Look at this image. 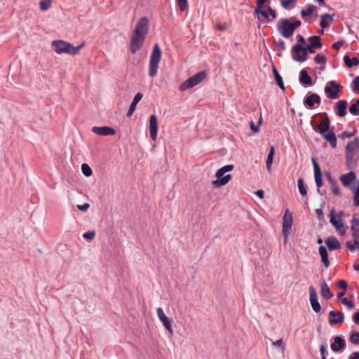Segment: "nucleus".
Returning <instances> with one entry per match:
<instances>
[{
  "instance_id": "nucleus-43",
  "label": "nucleus",
  "mask_w": 359,
  "mask_h": 359,
  "mask_svg": "<svg viewBox=\"0 0 359 359\" xmlns=\"http://www.w3.org/2000/svg\"><path fill=\"white\" fill-rule=\"evenodd\" d=\"M255 12L256 14L259 15H262L266 20L269 21L271 20V19L269 18V11H266L265 10H262V8H260L259 11H257V10H255Z\"/></svg>"
},
{
  "instance_id": "nucleus-60",
  "label": "nucleus",
  "mask_w": 359,
  "mask_h": 359,
  "mask_svg": "<svg viewBox=\"0 0 359 359\" xmlns=\"http://www.w3.org/2000/svg\"><path fill=\"white\" fill-rule=\"evenodd\" d=\"M268 11H269V16L271 17V20H274L276 18V11L274 9L271 8V7H269Z\"/></svg>"
},
{
  "instance_id": "nucleus-26",
  "label": "nucleus",
  "mask_w": 359,
  "mask_h": 359,
  "mask_svg": "<svg viewBox=\"0 0 359 359\" xmlns=\"http://www.w3.org/2000/svg\"><path fill=\"white\" fill-rule=\"evenodd\" d=\"M334 21L333 18L328 13H325L320 16V25L323 29L329 26Z\"/></svg>"
},
{
  "instance_id": "nucleus-3",
  "label": "nucleus",
  "mask_w": 359,
  "mask_h": 359,
  "mask_svg": "<svg viewBox=\"0 0 359 359\" xmlns=\"http://www.w3.org/2000/svg\"><path fill=\"white\" fill-rule=\"evenodd\" d=\"M359 151V140L354 138L353 141L349 142L346 147V160L348 168L353 167L358 160V153Z\"/></svg>"
},
{
  "instance_id": "nucleus-41",
  "label": "nucleus",
  "mask_w": 359,
  "mask_h": 359,
  "mask_svg": "<svg viewBox=\"0 0 359 359\" xmlns=\"http://www.w3.org/2000/svg\"><path fill=\"white\" fill-rule=\"evenodd\" d=\"M350 341L354 344H359V332L353 331L351 333Z\"/></svg>"
},
{
  "instance_id": "nucleus-13",
  "label": "nucleus",
  "mask_w": 359,
  "mask_h": 359,
  "mask_svg": "<svg viewBox=\"0 0 359 359\" xmlns=\"http://www.w3.org/2000/svg\"><path fill=\"white\" fill-rule=\"evenodd\" d=\"M292 225V215L288 209H287L285 212L283 219V227L282 231L285 237L289 233Z\"/></svg>"
},
{
  "instance_id": "nucleus-62",
  "label": "nucleus",
  "mask_w": 359,
  "mask_h": 359,
  "mask_svg": "<svg viewBox=\"0 0 359 359\" xmlns=\"http://www.w3.org/2000/svg\"><path fill=\"white\" fill-rule=\"evenodd\" d=\"M353 83L354 84L355 87L358 89L359 93V76H356L353 81Z\"/></svg>"
},
{
  "instance_id": "nucleus-14",
  "label": "nucleus",
  "mask_w": 359,
  "mask_h": 359,
  "mask_svg": "<svg viewBox=\"0 0 359 359\" xmlns=\"http://www.w3.org/2000/svg\"><path fill=\"white\" fill-rule=\"evenodd\" d=\"M157 316L163 323L165 328L170 334H173V330L170 319L166 316L162 308L159 307L156 309Z\"/></svg>"
},
{
  "instance_id": "nucleus-53",
  "label": "nucleus",
  "mask_w": 359,
  "mask_h": 359,
  "mask_svg": "<svg viewBox=\"0 0 359 359\" xmlns=\"http://www.w3.org/2000/svg\"><path fill=\"white\" fill-rule=\"evenodd\" d=\"M332 187V192L334 195L338 196L340 194L339 189L334 185L336 181H329Z\"/></svg>"
},
{
  "instance_id": "nucleus-1",
  "label": "nucleus",
  "mask_w": 359,
  "mask_h": 359,
  "mask_svg": "<svg viewBox=\"0 0 359 359\" xmlns=\"http://www.w3.org/2000/svg\"><path fill=\"white\" fill-rule=\"evenodd\" d=\"M301 25V21L294 17L280 19L277 22V30L284 38L291 37L294 30Z\"/></svg>"
},
{
  "instance_id": "nucleus-5",
  "label": "nucleus",
  "mask_w": 359,
  "mask_h": 359,
  "mask_svg": "<svg viewBox=\"0 0 359 359\" xmlns=\"http://www.w3.org/2000/svg\"><path fill=\"white\" fill-rule=\"evenodd\" d=\"M206 72L205 71H201L194 76L189 77L187 80L182 83L180 88L182 91L191 88L203 81L206 78Z\"/></svg>"
},
{
  "instance_id": "nucleus-23",
  "label": "nucleus",
  "mask_w": 359,
  "mask_h": 359,
  "mask_svg": "<svg viewBox=\"0 0 359 359\" xmlns=\"http://www.w3.org/2000/svg\"><path fill=\"white\" fill-rule=\"evenodd\" d=\"M322 137L330 143L332 148H336L337 140L333 130L325 133Z\"/></svg>"
},
{
  "instance_id": "nucleus-38",
  "label": "nucleus",
  "mask_w": 359,
  "mask_h": 359,
  "mask_svg": "<svg viewBox=\"0 0 359 359\" xmlns=\"http://www.w3.org/2000/svg\"><path fill=\"white\" fill-rule=\"evenodd\" d=\"M314 8H316V7L313 6V5H309L308 7L306 8V9H303L301 11V16L302 18H304V17H306V16H309L312 14Z\"/></svg>"
},
{
  "instance_id": "nucleus-32",
  "label": "nucleus",
  "mask_w": 359,
  "mask_h": 359,
  "mask_svg": "<svg viewBox=\"0 0 359 359\" xmlns=\"http://www.w3.org/2000/svg\"><path fill=\"white\" fill-rule=\"evenodd\" d=\"M351 230L352 233H355L357 236H359V219L356 218L355 216H353L351 220Z\"/></svg>"
},
{
  "instance_id": "nucleus-63",
  "label": "nucleus",
  "mask_w": 359,
  "mask_h": 359,
  "mask_svg": "<svg viewBox=\"0 0 359 359\" xmlns=\"http://www.w3.org/2000/svg\"><path fill=\"white\" fill-rule=\"evenodd\" d=\"M353 320L355 324L359 325V312H357L354 314Z\"/></svg>"
},
{
  "instance_id": "nucleus-47",
  "label": "nucleus",
  "mask_w": 359,
  "mask_h": 359,
  "mask_svg": "<svg viewBox=\"0 0 359 359\" xmlns=\"http://www.w3.org/2000/svg\"><path fill=\"white\" fill-rule=\"evenodd\" d=\"M304 51H305V56L307 57L308 53L313 54L315 53L316 49L313 48L309 44H306L305 46H304Z\"/></svg>"
},
{
  "instance_id": "nucleus-31",
  "label": "nucleus",
  "mask_w": 359,
  "mask_h": 359,
  "mask_svg": "<svg viewBox=\"0 0 359 359\" xmlns=\"http://www.w3.org/2000/svg\"><path fill=\"white\" fill-rule=\"evenodd\" d=\"M312 163L314 170V180H322L320 167L313 157L312 158Z\"/></svg>"
},
{
  "instance_id": "nucleus-48",
  "label": "nucleus",
  "mask_w": 359,
  "mask_h": 359,
  "mask_svg": "<svg viewBox=\"0 0 359 359\" xmlns=\"http://www.w3.org/2000/svg\"><path fill=\"white\" fill-rule=\"evenodd\" d=\"M277 49L279 51H283L285 50V44L283 40L280 39L278 42H276Z\"/></svg>"
},
{
  "instance_id": "nucleus-19",
  "label": "nucleus",
  "mask_w": 359,
  "mask_h": 359,
  "mask_svg": "<svg viewBox=\"0 0 359 359\" xmlns=\"http://www.w3.org/2000/svg\"><path fill=\"white\" fill-rule=\"evenodd\" d=\"M320 97L318 94L312 93L304 98V104L309 108H313L315 104L320 103Z\"/></svg>"
},
{
  "instance_id": "nucleus-8",
  "label": "nucleus",
  "mask_w": 359,
  "mask_h": 359,
  "mask_svg": "<svg viewBox=\"0 0 359 359\" xmlns=\"http://www.w3.org/2000/svg\"><path fill=\"white\" fill-rule=\"evenodd\" d=\"M323 121L318 125V126H316L313 125V122L311 123L313 130L316 131V133H319L321 135H324L325 133H327L328 131H330V121L329 119V117L326 113H324L323 114Z\"/></svg>"
},
{
  "instance_id": "nucleus-18",
  "label": "nucleus",
  "mask_w": 359,
  "mask_h": 359,
  "mask_svg": "<svg viewBox=\"0 0 359 359\" xmlns=\"http://www.w3.org/2000/svg\"><path fill=\"white\" fill-rule=\"evenodd\" d=\"M158 132L157 118L155 115H151L149 118V133L152 140H156Z\"/></svg>"
},
{
  "instance_id": "nucleus-37",
  "label": "nucleus",
  "mask_w": 359,
  "mask_h": 359,
  "mask_svg": "<svg viewBox=\"0 0 359 359\" xmlns=\"http://www.w3.org/2000/svg\"><path fill=\"white\" fill-rule=\"evenodd\" d=\"M53 0H41L39 2L40 9L42 11H48L52 4Z\"/></svg>"
},
{
  "instance_id": "nucleus-2",
  "label": "nucleus",
  "mask_w": 359,
  "mask_h": 359,
  "mask_svg": "<svg viewBox=\"0 0 359 359\" xmlns=\"http://www.w3.org/2000/svg\"><path fill=\"white\" fill-rule=\"evenodd\" d=\"M83 45L84 43H82L75 47L70 43L62 40H55L52 42V46L57 54L67 53L72 55H77Z\"/></svg>"
},
{
  "instance_id": "nucleus-54",
  "label": "nucleus",
  "mask_w": 359,
  "mask_h": 359,
  "mask_svg": "<svg viewBox=\"0 0 359 359\" xmlns=\"http://www.w3.org/2000/svg\"><path fill=\"white\" fill-rule=\"evenodd\" d=\"M338 287L344 290H346L347 289L348 285L344 280H340L338 282Z\"/></svg>"
},
{
  "instance_id": "nucleus-50",
  "label": "nucleus",
  "mask_w": 359,
  "mask_h": 359,
  "mask_svg": "<svg viewBox=\"0 0 359 359\" xmlns=\"http://www.w3.org/2000/svg\"><path fill=\"white\" fill-rule=\"evenodd\" d=\"M229 181H212V184L215 188H218L224 186Z\"/></svg>"
},
{
  "instance_id": "nucleus-45",
  "label": "nucleus",
  "mask_w": 359,
  "mask_h": 359,
  "mask_svg": "<svg viewBox=\"0 0 359 359\" xmlns=\"http://www.w3.org/2000/svg\"><path fill=\"white\" fill-rule=\"evenodd\" d=\"M95 232L94 231H88L86 232L83 237L87 240H93L95 238Z\"/></svg>"
},
{
  "instance_id": "nucleus-15",
  "label": "nucleus",
  "mask_w": 359,
  "mask_h": 359,
  "mask_svg": "<svg viewBox=\"0 0 359 359\" xmlns=\"http://www.w3.org/2000/svg\"><path fill=\"white\" fill-rule=\"evenodd\" d=\"M343 215L342 212H340L337 217L334 215V210L331 211L330 214V222L331 224L337 229L339 233L343 234L345 233V227L344 224L340 222L339 220L341 219V217Z\"/></svg>"
},
{
  "instance_id": "nucleus-59",
  "label": "nucleus",
  "mask_w": 359,
  "mask_h": 359,
  "mask_svg": "<svg viewBox=\"0 0 359 359\" xmlns=\"http://www.w3.org/2000/svg\"><path fill=\"white\" fill-rule=\"evenodd\" d=\"M352 238L353 242L356 244V248L359 250V236H357L355 233H352Z\"/></svg>"
},
{
  "instance_id": "nucleus-39",
  "label": "nucleus",
  "mask_w": 359,
  "mask_h": 359,
  "mask_svg": "<svg viewBox=\"0 0 359 359\" xmlns=\"http://www.w3.org/2000/svg\"><path fill=\"white\" fill-rule=\"evenodd\" d=\"M314 61L317 64H325L327 62V57L323 53L317 54L314 57Z\"/></svg>"
},
{
  "instance_id": "nucleus-46",
  "label": "nucleus",
  "mask_w": 359,
  "mask_h": 359,
  "mask_svg": "<svg viewBox=\"0 0 359 359\" xmlns=\"http://www.w3.org/2000/svg\"><path fill=\"white\" fill-rule=\"evenodd\" d=\"M341 303L344 305H346L347 307L350 309L355 308V304L352 302L348 300L346 298L341 299Z\"/></svg>"
},
{
  "instance_id": "nucleus-51",
  "label": "nucleus",
  "mask_w": 359,
  "mask_h": 359,
  "mask_svg": "<svg viewBox=\"0 0 359 359\" xmlns=\"http://www.w3.org/2000/svg\"><path fill=\"white\" fill-rule=\"evenodd\" d=\"M346 246L351 252H353V251H355L357 249L356 248V244L354 242H353V243H351V241H346Z\"/></svg>"
},
{
  "instance_id": "nucleus-12",
  "label": "nucleus",
  "mask_w": 359,
  "mask_h": 359,
  "mask_svg": "<svg viewBox=\"0 0 359 359\" xmlns=\"http://www.w3.org/2000/svg\"><path fill=\"white\" fill-rule=\"evenodd\" d=\"M309 290V300L311 307L316 313H319L321 309L320 304L318 301V294L316 288L313 286H310Z\"/></svg>"
},
{
  "instance_id": "nucleus-27",
  "label": "nucleus",
  "mask_w": 359,
  "mask_h": 359,
  "mask_svg": "<svg viewBox=\"0 0 359 359\" xmlns=\"http://www.w3.org/2000/svg\"><path fill=\"white\" fill-rule=\"evenodd\" d=\"M319 254L321 257V261L323 263L324 266L327 268L330 266V261L328 259V254L327 249L325 246L320 245L319 247Z\"/></svg>"
},
{
  "instance_id": "nucleus-6",
  "label": "nucleus",
  "mask_w": 359,
  "mask_h": 359,
  "mask_svg": "<svg viewBox=\"0 0 359 359\" xmlns=\"http://www.w3.org/2000/svg\"><path fill=\"white\" fill-rule=\"evenodd\" d=\"M342 88L343 86L340 83L335 81H330L325 86V92L327 94L329 98L337 99L339 97V93Z\"/></svg>"
},
{
  "instance_id": "nucleus-33",
  "label": "nucleus",
  "mask_w": 359,
  "mask_h": 359,
  "mask_svg": "<svg viewBox=\"0 0 359 359\" xmlns=\"http://www.w3.org/2000/svg\"><path fill=\"white\" fill-rule=\"evenodd\" d=\"M273 74L274 76V79L276 81V83L280 87V88H281L283 90L285 89L283 79H282L281 76L280 75V74L278 73V70L274 67H273Z\"/></svg>"
},
{
  "instance_id": "nucleus-21",
  "label": "nucleus",
  "mask_w": 359,
  "mask_h": 359,
  "mask_svg": "<svg viewBox=\"0 0 359 359\" xmlns=\"http://www.w3.org/2000/svg\"><path fill=\"white\" fill-rule=\"evenodd\" d=\"M334 341L331 344V348L334 352H338L344 348L346 344L344 339L341 337L337 336L333 339Z\"/></svg>"
},
{
  "instance_id": "nucleus-4",
  "label": "nucleus",
  "mask_w": 359,
  "mask_h": 359,
  "mask_svg": "<svg viewBox=\"0 0 359 359\" xmlns=\"http://www.w3.org/2000/svg\"><path fill=\"white\" fill-rule=\"evenodd\" d=\"M161 55L162 53L160 47L157 43H156L153 47V50L149 58V74L151 77H154L157 74L158 64L161 58Z\"/></svg>"
},
{
  "instance_id": "nucleus-58",
  "label": "nucleus",
  "mask_w": 359,
  "mask_h": 359,
  "mask_svg": "<svg viewBox=\"0 0 359 359\" xmlns=\"http://www.w3.org/2000/svg\"><path fill=\"white\" fill-rule=\"evenodd\" d=\"M353 136V133H349V132H347V131H345V132H343L341 135H340V137L343 140H345L346 138H350Z\"/></svg>"
},
{
  "instance_id": "nucleus-11",
  "label": "nucleus",
  "mask_w": 359,
  "mask_h": 359,
  "mask_svg": "<svg viewBox=\"0 0 359 359\" xmlns=\"http://www.w3.org/2000/svg\"><path fill=\"white\" fill-rule=\"evenodd\" d=\"M145 36L142 35H136L133 33L130 39V52L135 53L139 50L143 45Z\"/></svg>"
},
{
  "instance_id": "nucleus-44",
  "label": "nucleus",
  "mask_w": 359,
  "mask_h": 359,
  "mask_svg": "<svg viewBox=\"0 0 359 359\" xmlns=\"http://www.w3.org/2000/svg\"><path fill=\"white\" fill-rule=\"evenodd\" d=\"M177 4L181 11H184L188 6L187 0H177Z\"/></svg>"
},
{
  "instance_id": "nucleus-25",
  "label": "nucleus",
  "mask_w": 359,
  "mask_h": 359,
  "mask_svg": "<svg viewBox=\"0 0 359 359\" xmlns=\"http://www.w3.org/2000/svg\"><path fill=\"white\" fill-rule=\"evenodd\" d=\"M320 293L322 297L326 300H328L333 297V294L330 292L328 285L325 283V280L321 282Z\"/></svg>"
},
{
  "instance_id": "nucleus-36",
  "label": "nucleus",
  "mask_w": 359,
  "mask_h": 359,
  "mask_svg": "<svg viewBox=\"0 0 359 359\" xmlns=\"http://www.w3.org/2000/svg\"><path fill=\"white\" fill-rule=\"evenodd\" d=\"M349 112L353 116L359 115V98L349 107Z\"/></svg>"
},
{
  "instance_id": "nucleus-35",
  "label": "nucleus",
  "mask_w": 359,
  "mask_h": 359,
  "mask_svg": "<svg viewBox=\"0 0 359 359\" xmlns=\"http://www.w3.org/2000/svg\"><path fill=\"white\" fill-rule=\"evenodd\" d=\"M275 152V148L273 146L270 147V150L267 156L266 165L268 168H269L273 163V156Z\"/></svg>"
},
{
  "instance_id": "nucleus-9",
  "label": "nucleus",
  "mask_w": 359,
  "mask_h": 359,
  "mask_svg": "<svg viewBox=\"0 0 359 359\" xmlns=\"http://www.w3.org/2000/svg\"><path fill=\"white\" fill-rule=\"evenodd\" d=\"M344 186L353 191V203L359 206V181H341Z\"/></svg>"
},
{
  "instance_id": "nucleus-17",
  "label": "nucleus",
  "mask_w": 359,
  "mask_h": 359,
  "mask_svg": "<svg viewBox=\"0 0 359 359\" xmlns=\"http://www.w3.org/2000/svg\"><path fill=\"white\" fill-rule=\"evenodd\" d=\"M329 324L333 326L339 323H342L344 320V315L342 312H336L330 311L329 312Z\"/></svg>"
},
{
  "instance_id": "nucleus-24",
  "label": "nucleus",
  "mask_w": 359,
  "mask_h": 359,
  "mask_svg": "<svg viewBox=\"0 0 359 359\" xmlns=\"http://www.w3.org/2000/svg\"><path fill=\"white\" fill-rule=\"evenodd\" d=\"M142 97H143V95L141 93H137L135 95V97L133 100V102L130 104L129 109L127 112V116L128 117L131 116L133 114V113L136 109V106H137V103L142 100Z\"/></svg>"
},
{
  "instance_id": "nucleus-57",
  "label": "nucleus",
  "mask_w": 359,
  "mask_h": 359,
  "mask_svg": "<svg viewBox=\"0 0 359 359\" xmlns=\"http://www.w3.org/2000/svg\"><path fill=\"white\" fill-rule=\"evenodd\" d=\"M297 40L299 43H300V44L303 46H306V40L304 39V37L300 34L297 35Z\"/></svg>"
},
{
  "instance_id": "nucleus-10",
  "label": "nucleus",
  "mask_w": 359,
  "mask_h": 359,
  "mask_svg": "<svg viewBox=\"0 0 359 359\" xmlns=\"http://www.w3.org/2000/svg\"><path fill=\"white\" fill-rule=\"evenodd\" d=\"M149 27V21L146 17L141 18L136 24L134 34L145 36Z\"/></svg>"
},
{
  "instance_id": "nucleus-56",
  "label": "nucleus",
  "mask_w": 359,
  "mask_h": 359,
  "mask_svg": "<svg viewBox=\"0 0 359 359\" xmlns=\"http://www.w3.org/2000/svg\"><path fill=\"white\" fill-rule=\"evenodd\" d=\"M90 207V205L88 203H84L83 205H77V208L81 210V211H87L88 209Z\"/></svg>"
},
{
  "instance_id": "nucleus-52",
  "label": "nucleus",
  "mask_w": 359,
  "mask_h": 359,
  "mask_svg": "<svg viewBox=\"0 0 359 359\" xmlns=\"http://www.w3.org/2000/svg\"><path fill=\"white\" fill-rule=\"evenodd\" d=\"M295 1L296 0H281L280 5L283 6V8L287 9L289 5Z\"/></svg>"
},
{
  "instance_id": "nucleus-30",
  "label": "nucleus",
  "mask_w": 359,
  "mask_h": 359,
  "mask_svg": "<svg viewBox=\"0 0 359 359\" xmlns=\"http://www.w3.org/2000/svg\"><path fill=\"white\" fill-rule=\"evenodd\" d=\"M344 62L345 65L348 68H351L354 66H357L359 64V60L357 57H353L351 58V57H349V56H348L346 55H344Z\"/></svg>"
},
{
  "instance_id": "nucleus-55",
  "label": "nucleus",
  "mask_w": 359,
  "mask_h": 359,
  "mask_svg": "<svg viewBox=\"0 0 359 359\" xmlns=\"http://www.w3.org/2000/svg\"><path fill=\"white\" fill-rule=\"evenodd\" d=\"M343 41H338L332 44V48L335 50H339L343 46Z\"/></svg>"
},
{
  "instance_id": "nucleus-42",
  "label": "nucleus",
  "mask_w": 359,
  "mask_h": 359,
  "mask_svg": "<svg viewBox=\"0 0 359 359\" xmlns=\"http://www.w3.org/2000/svg\"><path fill=\"white\" fill-rule=\"evenodd\" d=\"M339 180H355V175L353 172L351 171L347 174L341 175Z\"/></svg>"
},
{
  "instance_id": "nucleus-40",
  "label": "nucleus",
  "mask_w": 359,
  "mask_h": 359,
  "mask_svg": "<svg viewBox=\"0 0 359 359\" xmlns=\"http://www.w3.org/2000/svg\"><path fill=\"white\" fill-rule=\"evenodd\" d=\"M81 171L83 174L87 177H90L92 175V169L86 163H83L81 165Z\"/></svg>"
},
{
  "instance_id": "nucleus-16",
  "label": "nucleus",
  "mask_w": 359,
  "mask_h": 359,
  "mask_svg": "<svg viewBox=\"0 0 359 359\" xmlns=\"http://www.w3.org/2000/svg\"><path fill=\"white\" fill-rule=\"evenodd\" d=\"M92 131L95 134L102 136L114 135L116 133L113 128L109 126H93L92 128Z\"/></svg>"
},
{
  "instance_id": "nucleus-49",
  "label": "nucleus",
  "mask_w": 359,
  "mask_h": 359,
  "mask_svg": "<svg viewBox=\"0 0 359 359\" xmlns=\"http://www.w3.org/2000/svg\"><path fill=\"white\" fill-rule=\"evenodd\" d=\"M273 346H277L281 348L282 351L284 350V345H283V341L282 339H280L278 340H276L275 341L272 342Z\"/></svg>"
},
{
  "instance_id": "nucleus-61",
  "label": "nucleus",
  "mask_w": 359,
  "mask_h": 359,
  "mask_svg": "<svg viewBox=\"0 0 359 359\" xmlns=\"http://www.w3.org/2000/svg\"><path fill=\"white\" fill-rule=\"evenodd\" d=\"M250 129L254 132V133H258L259 131V128L258 126H256L254 123L253 121H251L250 122Z\"/></svg>"
},
{
  "instance_id": "nucleus-20",
  "label": "nucleus",
  "mask_w": 359,
  "mask_h": 359,
  "mask_svg": "<svg viewBox=\"0 0 359 359\" xmlns=\"http://www.w3.org/2000/svg\"><path fill=\"white\" fill-rule=\"evenodd\" d=\"M347 101L339 100L336 103L334 107L335 114L339 117H344L346 115Z\"/></svg>"
},
{
  "instance_id": "nucleus-7",
  "label": "nucleus",
  "mask_w": 359,
  "mask_h": 359,
  "mask_svg": "<svg viewBox=\"0 0 359 359\" xmlns=\"http://www.w3.org/2000/svg\"><path fill=\"white\" fill-rule=\"evenodd\" d=\"M291 55L292 59L299 62H305L308 57L305 56V51L304 46L299 43L294 45L291 50Z\"/></svg>"
},
{
  "instance_id": "nucleus-29",
  "label": "nucleus",
  "mask_w": 359,
  "mask_h": 359,
  "mask_svg": "<svg viewBox=\"0 0 359 359\" xmlns=\"http://www.w3.org/2000/svg\"><path fill=\"white\" fill-rule=\"evenodd\" d=\"M299 81L300 83L305 85H311L312 79L311 77L309 75L308 72L305 69L301 70L299 73Z\"/></svg>"
},
{
  "instance_id": "nucleus-64",
  "label": "nucleus",
  "mask_w": 359,
  "mask_h": 359,
  "mask_svg": "<svg viewBox=\"0 0 359 359\" xmlns=\"http://www.w3.org/2000/svg\"><path fill=\"white\" fill-rule=\"evenodd\" d=\"M348 359H359V352H353Z\"/></svg>"
},
{
  "instance_id": "nucleus-34",
  "label": "nucleus",
  "mask_w": 359,
  "mask_h": 359,
  "mask_svg": "<svg viewBox=\"0 0 359 359\" xmlns=\"http://www.w3.org/2000/svg\"><path fill=\"white\" fill-rule=\"evenodd\" d=\"M298 182V189L300 194L305 197L306 198H308L307 196V185L304 183V181H297Z\"/></svg>"
},
{
  "instance_id": "nucleus-22",
  "label": "nucleus",
  "mask_w": 359,
  "mask_h": 359,
  "mask_svg": "<svg viewBox=\"0 0 359 359\" xmlns=\"http://www.w3.org/2000/svg\"><path fill=\"white\" fill-rule=\"evenodd\" d=\"M325 244L329 250H336L341 248V243L338 239L334 236H330L325 240Z\"/></svg>"
},
{
  "instance_id": "nucleus-28",
  "label": "nucleus",
  "mask_w": 359,
  "mask_h": 359,
  "mask_svg": "<svg viewBox=\"0 0 359 359\" xmlns=\"http://www.w3.org/2000/svg\"><path fill=\"white\" fill-rule=\"evenodd\" d=\"M309 41V46L313 48L318 49L322 48L323 43L320 41V37L319 36H311L308 39Z\"/></svg>"
}]
</instances>
